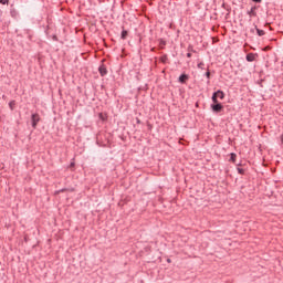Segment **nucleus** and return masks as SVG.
I'll use <instances>...</instances> for the list:
<instances>
[{
    "instance_id": "8",
    "label": "nucleus",
    "mask_w": 283,
    "mask_h": 283,
    "mask_svg": "<svg viewBox=\"0 0 283 283\" xmlns=\"http://www.w3.org/2000/svg\"><path fill=\"white\" fill-rule=\"evenodd\" d=\"M235 156H237L235 154L233 153L231 154V157H230L231 163H235Z\"/></svg>"
},
{
    "instance_id": "4",
    "label": "nucleus",
    "mask_w": 283,
    "mask_h": 283,
    "mask_svg": "<svg viewBox=\"0 0 283 283\" xmlns=\"http://www.w3.org/2000/svg\"><path fill=\"white\" fill-rule=\"evenodd\" d=\"M189 81V75L182 74L179 77V83H187Z\"/></svg>"
},
{
    "instance_id": "11",
    "label": "nucleus",
    "mask_w": 283,
    "mask_h": 283,
    "mask_svg": "<svg viewBox=\"0 0 283 283\" xmlns=\"http://www.w3.org/2000/svg\"><path fill=\"white\" fill-rule=\"evenodd\" d=\"M10 109H14V102L9 103Z\"/></svg>"
},
{
    "instance_id": "15",
    "label": "nucleus",
    "mask_w": 283,
    "mask_h": 283,
    "mask_svg": "<svg viewBox=\"0 0 283 283\" xmlns=\"http://www.w3.org/2000/svg\"><path fill=\"white\" fill-rule=\"evenodd\" d=\"M187 56H188V59H191V53H188Z\"/></svg>"
},
{
    "instance_id": "6",
    "label": "nucleus",
    "mask_w": 283,
    "mask_h": 283,
    "mask_svg": "<svg viewBox=\"0 0 283 283\" xmlns=\"http://www.w3.org/2000/svg\"><path fill=\"white\" fill-rule=\"evenodd\" d=\"M99 73H101L102 76H105V74H107V69L99 67Z\"/></svg>"
},
{
    "instance_id": "3",
    "label": "nucleus",
    "mask_w": 283,
    "mask_h": 283,
    "mask_svg": "<svg viewBox=\"0 0 283 283\" xmlns=\"http://www.w3.org/2000/svg\"><path fill=\"white\" fill-rule=\"evenodd\" d=\"M211 109L212 112H222V104L218 103L217 101V103L211 105Z\"/></svg>"
},
{
    "instance_id": "13",
    "label": "nucleus",
    "mask_w": 283,
    "mask_h": 283,
    "mask_svg": "<svg viewBox=\"0 0 283 283\" xmlns=\"http://www.w3.org/2000/svg\"><path fill=\"white\" fill-rule=\"evenodd\" d=\"M206 76H207V78H209V76H211V73H210V72H207V73H206Z\"/></svg>"
},
{
    "instance_id": "1",
    "label": "nucleus",
    "mask_w": 283,
    "mask_h": 283,
    "mask_svg": "<svg viewBox=\"0 0 283 283\" xmlns=\"http://www.w3.org/2000/svg\"><path fill=\"white\" fill-rule=\"evenodd\" d=\"M218 98H220L221 101L224 98V92L222 91H217L213 95H212V102L213 103H218Z\"/></svg>"
},
{
    "instance_id": "10",
    "label": "nucleus",
    "mask_w": 283,
    "mask_h": 283,
    "mask_svg": "<svg viewBox=\"0 0 283 283\" xmlns=\"http://www.w3.org/2000/svg\"><path fill=\"white\" fill-rule=\"evenodd\" d=\"M198 67H199V70H203V69H205V63L200 62V63L198 64Z\"/></svg>"
},
{
    "instance_id": "5",
    "label": "nucleus",
    "mask_w": 283,
    "mask_h": 283,
    "mask_svg": "<svg viewBox=\"0 0 283 283\" xmlns=\"http://www.w3.org/2000/svg\"><path fill=\"white\" fill-rule=\"evenodd\" d=\"M247 61H249V63L255 61V54L249 53V54L247 55Z\"/></svg>"
},
{
    "instance_id": "7",
    "label": "nucleus",
    "mask_w": 283,
    "mask_h": 283,
    "mask_svg": "<svg viewBox=\"0 0 283 283\" xmlns=\"http://www.w3.org/2000/svg\"><path fill=\"white\" fill-rule=\"evenodd\" d=\"M256 32H258L259 36H264V30L258 29Z\"/></svg>"
},
{
    "instance_id": "12",
    "label": "nucleus",
    "mask_w": 283,
    "mask_h": 283,
    "mask_svg": "<svg viewBox=\"0 0 283 283\" xmlns=\"http://www.w3.org/2000/svg\"><path fill=\"white\" fill-rule=\"evenodd\" d=\"M0 3H2L3 6H6V3H8V0H0Z\"/></svg>"
},
{
    "instance_id": "14",
    "label": "nucleus",
    "mask_w": 283,
    "mask_h": 283,
    "mask_svg": "<svg viewBox=\"0 0 283 283\" xmlns=\"http://www.w3.org/2000/svg\"><path fill=\"white\" fill-rule=\"evenodd\" d=\"M252 1H255V3H260L262 0H252Z\"/></svg>"
},
{
    "instance_id": "2",
    "label": "nucleus",
    "mask_w": 283,
    "mask_h": 283,
    "mask_svg": "<svg viewBox=\"0 0 283 283\" xmlns=\"http://www.w3.org/2000/svg\"><path fill=\"white\" fill-rule=\"evenodd\" d=\"M32 120V127H36L39 120H41V117L39 116V114H33L31 117Z\"/></svg>"
},
{
    "instance_id": "9",
    "label": "nucleus",
    "mask_w": 283,
    "mask_h": 283,
    "mask_svg": "<svg viewBox=\"0 0 283 283\" xmlns=\"http://www.w3.org/2000/svg\"><path fill=\"white\" fill-rule=\"evenodd\" d=\"M122 39H127V31L122 32Z\"/></svg>"
}]
</instances>
